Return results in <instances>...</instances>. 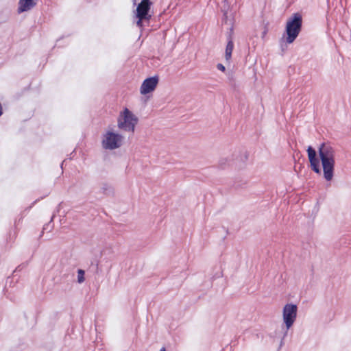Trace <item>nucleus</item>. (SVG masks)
<instances>
[{
	"instance_id": "obj_1",
	"label": "nucleus",
	"mask_w": 351,
	"mask_h": 351,
	"mask_svg": "<svg viewBox=\"0 0 351 351\" xmlns=\"http://www.w3.org/2000/svg\"><path fill=\"white\" fill-rule=\"evenodd\" d=\"M311 169L315 173L321 175L322 164L324 178L327 182H330L335 173V149L328 143H322L319 145L317 152L311 145L306 149Z\"/></svg>"
},
{
	"instance_id": "obj_2",
	"label": "nucleus",
	"mask_w": 351,
	"mask_h": 351,
	"mask_svg": "<svg viewBox=\"0 0 351 351\" xmlns=\"http://www.w3.org/2000/svg\"><path fill=\"white\" fill-rule=\"evenodd\" d=\"M302 16L300 12H295L287 19L282 38L287 44L293 43L299 36L302 29Z\"/></svg>"
},
{
	"instance_id": "obj_3",
	"label": "nucleus",
	"mask_w": 351,
	"mask_h": 351,
	"mask_svg": "<svg viewBox=\"0 0 351 351\" xmlns=\"http://www.w3.org/2000/svg\"><path fill=\"white\" fill-rule=\"evenodd\" d=\"M133 5L136 6L134 10V17L137 19L136 25L138 27L143 26V21H149L152 15L149 14L152 2L151 0H132Z\"/></svg>"
},
{
	"instance_id": "obj_4",
	"label": "nucleus",
	"mask_w": 351,
	"mask_h": 351,
	"mask_svg": "<svg viewBox=\"0 0 351 351\" xmlns=\"http://www.w3.org/2000/svg\"><path fill=\"white\" fill-rule=\"evenodd\" d=\"M117 126L119 129L126 132H134L138 119L128 108L121 112L117 119Z\"/></svg>"
},
{
	"instance_id": "obj_5",
	"label": "nucleus",
	"mask_w": 351,
	"mask_h": 351,
	"mask_svg": "<svg viewBox=\"0 0 351 351\" xmlns=\"http://www.w3.org/2000/svg\"><path fill=\"white\" fill-rule=\"evenodd\" d=\"M298 306L293 303L287 304L282 310L283 323L285 326V331L284 332L283 337L280 343V347L284 343V338L287 335V331L293 325L297 317Z\"/></svg>"
},
{
	"instance_id": "obj_6",
	"label": "nucleus",
	"mask_w": 351,
	"mask_h": 351,
	"mask_svg": "<svg viewBox=\"0 0 351 351\" xmlns=\"http://www.w3.org/2000/svg\"><path fill=\"white\" fill-rule=\"evenodd\" d=\"M123 136L113 131H107L104 135L102 147L106 149L113 150L122 145Z\"/></svg>"
},
{
	"instance_id": "obj_7",
	"label": "nucleus",
	"mask_w": 351,
	"mask_h": 351,
	"mask_svg": "<svg viewBox=\"0 0 351 351\" xmlns=\"http://www.w3.org/2000/svg\"><path fill=\"white\" fill-rule=\"evenodd\" d=\"M248 153L245 150H241L239 152V155L235 156V159L232 160H228V158H221L219 160V167L222 169H226V164H228V166H239L241 167V164L238 163H242L243 165L245 164V162L248 159Z\"/></svg>"
},
{
	"instance_id": "obj_8",
	"label": "nucleus",
	"mask_w": 351,
	"mask_h": 351,
	"mask_svg": "<svg viewBox=\"0 0 351 351\" xmlns=\"http://www.w3.org/2000/svg\"><path fill=\"white\" fill-rule=\"evenodd\" d=\"M159 82L158 75L151 76L145 79L141 86L140 93L141 95H146L152 93L156 88Z\"/></svg>"
},
{
	"instance_id": "obj_9",
	"label": "nucleus",
	"mask_w": 351,
	"mask_h": 351,
	"mask_svg": "<svg viewBox=\"0 0 351 351\" xmlns=\"http://www.w3.org/2000/svg\"><path fill=\"white\" fill-rule=\"evenodd\" d=\"M73 280L69 275H64L60 279L59 284V289L63 292H67L72 289Z\"/></svg>"
},
{
	"instance_id": "obj_10",
	"label": "nucleus",
	"mask_w": 351,
	"mask_h": 351,
	"mask_svg": "<svg viewBox=\"0 0 351 351\" xmlns=\"http://www.w3.org/2000/svg\"><path fill=\"white\" fill-rule=\"evenodd\" d=\"M36 5V0H19L18 13L21 14L30 10Z\"/></svg>"
},
{
	"instance_id": "obj_11",
	"label": "nucleus",
	"mask_w": 351,
	"mask_h": 351,
	"mask_svg": "<svg viewBox=\"0 0 351 351\" xmlns=\"http://www.w3.org/2000/svg\"><path fill=\"white\" fill-rule=\"evenodd\" d=\"M99 193L107 196H110L114 195V191L111 184L108 182H102L101 184Z\"/></svg>"
},
{
	"instance_id": "obj_12",
	"label": "nucleus",
	"mask_w": 351,
	"mask_h": 351,
	"mask_svg": "<svg viewBox=\"0 0 351 351\" xmlns=\"http://www.w3.org/2000/svg\"><path fill=\"white\" fill-rule=\"evenodd\" d=\"M234 49V41L227 40V45L225 49V59L227 62H230L232 58V51Z\"/></svg>"
},
{
	"instance_id": "obj_13",
	"label": "nucleus",
	"mask_w": 351,
	"mask_h": 351,
	"mask_svg": "<svg viewBox=\"0 0 351 351\" xmlns=\"http://www.w3.org/2000/svg\"><path fill=\"white\" fill-rule=\"evenodd\" d=\"M99 260L98 259L97 257L93 258L90 261V265L89 266L90 270L92 272L98 274H99Z\"/></svg>"
},
{
	"instance_id": "obj_14",
	"label": "nucleus",
	"mask_w": 351,
	"mask_h": 351,
	"mask_svg": "<svg viewBox=\"0 0 351 351\" xmlns=\"http://www.w3.org/2000/svg\"><path fill=\"white\" fill-rule=\"evenodd\" d=\"M233 34H234V22L230 21V27L228 31L226 33V39L227 40H233Z\"/></svg>"
},
{
	"instance_id": "obj_15",
	"label": "nucleus",
	"mask_w": 351,
	"mask_h": 351,
	"mask_svg": "<svg viewBox=\"0 0 351 351\" xmlns=\"http://www.w3.org/2000/svg\"><path fill=\"white\" fill-rule=\"evenodd\" d=\"M85 280V271L82 269H77V282L81 284Z\"/></svg>"
},
{
	"instance_id": "obj_16",
	"label": "nucleus",
	"mask_w": 351,
	"mask_h": 351,
	"mask_svg": "<svg viewBox=\"0 0 351 351\" xmlns=\"http://www.w3.org/2000/svg\"><path fill=\"white\" fill-rule=\"evenodd\" d=\"M231 21L232 22H234V18H232L231 19H228V13H223V16H222V19H221L222 23L230 25V21Z\"/></svg>"
},
{
	"instance_id": "obj_17",
	"label": "nucleus",
	"mask_w": 351,
	"mask_h": 351,
	"mask_svg": "<svg viewBox=\"0 0 351 351\" xmlns=\"http://www.w3.org/2000/svg\"><path fill=\"white\" fill-rule=\"evenodd\" d=\"M217 68L219 71H222V72H225V71H226V66H225L223 64H221V63H218V64H217Z\"/></svg>"
},
{
	"instance_id": "obj_18",
	"label": "nucleus",
	"mask_w": 351,
	"mask_h": 351,
	"mask_svg": "<svg viewBox=\"0 0 351 351\" xmlns=\"http://www.w3.org/2000/svg\"><path fill=\"white\" fill-rule=\"evenodd\" d=\"M229 10V5L228 4H224L223 6L221 8V11L223 13H228V11Z\"/></svg>"
},
{
	"instance_id": "obj_19",
	"label": "nucleus",
	"mask_w": 351,
	"mask_h": 351,
	"mask_svg": "<svg viewBox=\"0 0 351 351\" xmlns=\"http://www.w3.org/2000/svg\"><path fill=\"white\" fill-rule=\"evenodd\" d=\"M23 267H24V266H23V265H19V266L16 268V269H15V271H14V272H16V271H21V270L23 268Z\"/></svg>"
},
{
	"instance_id": "obj_20",
	"label": "nucleus",
	"mask_w": 351,
	"mask_h": 351,
	"mask_svg": "<svg viewBox=\"0 0 351 351\" xmlns=\"http://www.w3.org/2000/svg\"><path fill=\"white\" fill-rule=\"evenodd\" d=\"M49 226H50V224H49V223L45 224V225L44 226V227H43V232L44 230H47V229H48V227H49Z\"/></svg>"
},
{
	"instance_id": "obj_21",
	"label": "nucleus",
	"mask_w": 351,
	"mask_h": 351,
	"mask_svg": "<svg viewBox=\"0 0 351 351\" xmlns=\"http://www.w3.org/2000/svg\"><path fill=\"white\" fill-rule=\"evenodd\" d=\"M160 351H166V348L165 347H162Z\"/></svg>"
},
{
	"instance_id": "obj_22",
	"label": "nucleus",
	"mask_w": 351,
	"mask_h": 351,
	"mask_svg": "<svg viewBox=\"0 0 351 351\" xmlns=\"http://www.w3.org/2000/svg\"><path fill=\"white\" fill-rule=\"evenodd\" d=\"M64 161H62V163H61V165H60V166H61V168H62V166H63V163H64Z\"/></svg>"
},
{
	"instance_id": "obj_23",
	"label": "nucleus",
	"mask_w": 351,
	"mask_h": 351,
	"mask_svg": "<svg viewBox=\"0 0 351 351\" xmlns=\"http://www.w3.org/2000/svg\"><path fill=\"white\" fill-rule=\"evenodd\" d=\"M266 32H267V31H266V30H265V31H264V32H263V35H265V34H266Z\"/></svg>"
},
{
	"instance_id": "obj_24",
	"label": "nucleus",
	"mask_w": 351,
	"mask_h": 351,
	"mask_svg": "<svg viewBox=\"0 0 351 351\" xmlns=\"http://www.w3.org/2000/svg\"><path fill=\"white\" fill-rule=\"evenodd\" d=\"M53 217H54V215H53V216L51 217V221H52V220H53Z\"/></svg>"
},
{
	"instance_id": "obj_25",
	"label": "nucleus",
	"mask_w": 351,
	"mask_h": 351,
	"mask_svg": "<svg viewBox=\"0 0 351 351\" xmlns=\"http://www.w3.org/2000/svg\"><path fill=\"white\" fill-rule=\"evenodd\" d=\"M10 278H8L7 279V281H6V283H8V280H9Z\"/></svg>"
}]
</instances>
